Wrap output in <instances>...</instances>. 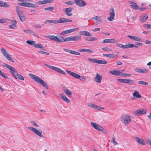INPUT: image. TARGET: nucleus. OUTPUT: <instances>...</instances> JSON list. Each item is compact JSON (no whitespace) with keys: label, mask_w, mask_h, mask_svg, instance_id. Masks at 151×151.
Returning <instances> with one entry per match:
<instances>
[{"label":"nucleus","mask_w":151,"mask_h":151,"mask_svg":"<svg viewBox=\"0 0 151 151\" xmlns=\"http://www.w3.org/2000/svg\"><path fill=\"white\" fill-rule=\"evenodd\" d=\"M29 76L35 81L38 83L42 85L46 88L47 89H48V87L46 83L40 78L32 73H29Z\"/></svg>","instance_id":"nucleus-1"},{"label":"nucleus","mask_w":151,"mask_h":151,"mask_svg":"<svg viewBox=\"0 0 151 151\" xmlns=\"http://www.w3.org/2000/svg\"><path fill=\"white\" fill-rule=\"evenodd\" d=\"M2 66L4 67H5L9 70L11 71L10 73L12 75L15 79H17L16 75L17 73L18 72L14 67L5 63H4L2 65Z\"/></svg>","instance_id":"nucleus-2"},{"label":"nucleus","mask_w":151,"mask_h":151,"mask_svg":"<svg viewBox=\"0 0 151 151\" xmlns=\"http://www.w3.org/2000/svg\"><path fill=\"white\" fill-rule=\"evenodd\" d=\"M121 120L126 125H128L132 121L130 116L126 114L123 115L121 116Z\"/></svg>","instance_id":"nucleus-3"},{"label":"nucleus","mask_w":151,"mask_h":151,"mask_svg":"<svg viewBox=\"0 0 151 151\" xmlns=\"http://www.w3.org/2000/svg\"><path fill=\"white\" fill-rule=\"evenodd\" d=\"M91 124L95 129L98 131H101L104 134L106 133V131L102 127L98 124L92 122H91Z\"/></svg>","instance_id":"nucleus-4"},{"label":"nucleus","mask_w":151,"mask_h":151,"mask_svg":"<svg viewBox=\"0 0 151 151\" xmlns=\"http://www.w3.org/2000/svg\"><path fill=\"white\" fill-rule=\"evenodd\" d=\"M0 50L3 55L7 59L11 61L13 63L14 62L12 58L10 56V55L8 53L5 49L1 48L0 49Z\"/></svg>","instance_id":"nucleus-5"},{"label":"nucleus","mask_w":151,"mask_h":151,"mask_svg":"<svg viewBox=\"0 0 151 151\" xmlns=\"http://www.w3.org/2000/svg\"><path fill=\"white\" fill-rule=\"evenodd\" d=\"M18 5L27 7H32L36 8L38 7V6L33 4L29 3L23 2L18 3Z\"/></svg>","instance_id":"nucleus-6"},{"label":"nucleus","mask_w":151,"mask_h":151,"mask_svg":"<svg viewBox=\"0 0 151 151\" xmlns=\"http://www.w3.org/2000/svg\"><path fill=\"white\" fill-rule=\"evenodd\" d=\"M28 128L40 137H44L42 134V131L41 130L39 131L35 128L30 127H28Z\"/></svg>","instance_id":"nucleus-7"},{"label":"nucleus","mask_w":151,"mask_h":151,"mask_svg":"<svg viewBox=\"0 0 151 151\" xmlns=\"http://www.w3.org/2000/svg\"><path fill=\"white\" fill-rule=\"evenodd\" d=\"M110 17H108L107 19L110 21H113L114 19L115 14L114 9L113 7L111 8L109 11Z\"/></svg>","instance_id":"nucleus-8"},{"label":"nucleus","mask_w":151,"mask_h":151,"mask_svg":"<svg viewBox=\"0 0 151 151\" xmlns=\"http://www.w3.org/2000/svg\"><path fill=\"white\" fill-rule=\"evenodd\" d=\"M147 111L146 109H138L136 110H134L133 113L135 115H141V114H144L146 113Z\"/></svg>","instance_id":"nucleus-9"},{"label":"nucleus","mask_w":151,"mask_h":151,"mask_svg":"<svg viewBox=\"0 0 151 151\" xmlns=\"http://www.w3.org/2000/svg\"><path fill=\"white\" fill-rule=\"evenodd\" d=\"M117 81L122 83H128L130 85H132L134 83L133 81L131 79H118Z\"/></svg>","instance_id":"nucleus-10"},{"label":"nucleus","mask_w":151,"mask_h":151,"mask_svg":"<svg viewBox=\"0 0 151 151\" xmlns=\"http://www.w3.org/2000/svg\"><path fill=\"white\" fill-rule=\"evenodd\" d=\"M76 4L79 7H83L86 5V3L83 0H74Z\"/></svg>","instance_id":"nucleus-11"},{"label":"nucleus","mask_w":151,"mask_h":151,"mask_svg":"<svg viewBox=\"0 0 151 151\" xmlns=\"http://www.w3.org/2000/svg\"><path fill=\"white\" fill-rule=\"evenodd\" d=\"M79 28H76L70 29L64 31H63L61 33V35H64L65 34H68L75 31L78 30L79 29Z\"/></svg>","instance_id":"nucleus-12"},{"label":"nucleus","mask_w":151,"mask_h":151,"mask_svg":"<svg viewBox=\"0 0 151 151\" xmlns=\"http://www.w3.org/2000/svg\"><path fill=\"white\" fill-rule=\"evenodd\" d=\"M72 21V20L67 19L64 18H61L60 19L58 20L57 21V23L71 22Z\"/></svg>","instance_id":"nucleus-13"},{"label":"nucleus","mask_w":151,"mask_h":151,"mask_svg":"<svg viewBox=\"0 0 151 151\" xmlns=\"http://www.w3.org/2000/svg\"><path fill=\"white\" fill-rule=\"evenodd\" d=\"M53 0H43L37 2L36 3V5L37 4H44L48 3H50L52 2Z\"/></svg>","instance_id":"nucleus-14"},{"label":"nucleus","mask_w":151,"mask_h":151,"mask_svg":"<svg viewBox=\"0 0 151 151\" xmlns=\"http://www.w3.org/2000/svg\"><path fill=\"white\" fill-rule=\"evenodd\" d=\"M66 71L68 74L76 78L79 79L80 77V75L76 73L72 72L71 71L67 70H66Z\"/></svg>","instance_id":"nucleus-15"},{"label":"nucleus","mask_w":151,"mask_h":151,"mask_svg":"<svg viewBox=\"0 0 151 151\" xmlns=\"http://www.w3.org/2000/svg\"><path fill=\"white\" fill-rule=\"evenodd\" d=\"M102 79V76L98 73L96 74V76L94 78V80L97 83H100Z\"/></svg>","instance_id":"nucleus-16"},{"label":"nucleus","mask_w":151,"mask_h":151,"mask_svg":"<svg viewBox=\"0 0 151 151\" xmlns=\"http://www.w3.org/2000/svg\"><path fill=\"white\" fill-rule=\"evenodd\" d=\"M0 6L4 8H8L10 7V5L8 2L1 1Z\"/></svg>","instance_id":"nucleus-17"},{"label":"nucleus","mask_w":151,"mask_h":151,"mask_svg":"<svg viewBox=\"0 0 151 151\" xmlns=\"http://www.w3.org/2000/svg\"><path fill=\"white\" fill-rule=\"evenodd\" d=\"M134 70L135 72L141 73H145L147 72V70L146 69L137 68L135 69Z\"/></svg>","instance_id":"nucleus-18"},{"label":"nucleus","mask_w":151,"mask_h":151,"mask_svg":"<svg viewBox=\"0 0 151 151\" xmlns=\"http://www.w3.org/2000/svg\"><path fill=\"white\" fill-rule=\"evenodd\" d=\"M65 13L66 15L68 16H71L72 14L70 12H72V8H68L65 9Z\"/></svg>","instance_id":"nucleus-19"},{"label":"nucleus","mask_w":151,"mask_h":151,"mask_svg":"<svg viewBox=\"0 0 151 151\" xmlns=\"http://www.w3.org/2000/svg\"><path fill=\"white\" fill-rule=\"evenodd\" d=\"M79 34L82 35L87 36H91L92 34L89 32L87 31H82L79 32Z\"/></svg>","instance_id":"nucleus-20"},{"label":"nucleus","mask_w":151,"mask_h":151,"mask_svg":"<svg viewBox=\"0 0 151 151\" xmlns=\"http://www.w3.org/2000/svg\"><path fill=\"white\" fill-rule=\"evenodd\" d=\"M121 72L120 71L118 70H114L109 71V73L111 74L116 76H120Z\"/></svg>","instance_id":"nucleus-21"},{"label":"nucleus","mask_w":151,"mask_h":151,"mask_svg":"<svg viewBox=\"0 0 151 151\" xmlns=\"http://www.w3.org/2000/svg\"><path fill=\"white\" fill-rule=\"evenodd\" d=\"M134 138L138 143L144 145H145L146 144L145 143L144 140L143 139H140L137 137H135Z\"/></svg>","instance_id":"nucleus-22"},{"label":"nucleus","mask_w":151,"mask_h":151,"mask_svg":"<svg viewBox=\"0 0 151 151\" xmlns=\"http://www.w3.org/2000/svg\"><path fill=\"white\" fill-rule=\"evenodd\" d=\"M43 64L44 65L47 66V67L52 70H53L56 72H58V71H59L58 70H59V68L57 67L50 65H48L46 63H43Z\"/></svg>","instance_id":"nucleus-23"},{"label":"nucleus","mask_w":151,"mask_h":151,"mask_svg":"<svg viewBox=\"0 0 151 151\" xmlns=\"http://www.w3.org/2000/svg\"><path fill=\"white\" fill-rule=\"evenodd\" d=\"M133 96L135 98L140 99L142 96L139 94V92L137 91H134V92L132 94Z\"/></svg>","instance_id":"nucleus-24"},{"label":"nucleus","mask_w":151,"mask_h":151,"mask_svg":"<svg viewBox=\"0 0 151 151\" xmlns=\"http://www.w3.org/2000/svg\"><path fill=\"white\" fill-rule=\"evenodd\" d=\"M128 37L135 41H141L140 40L141 38L132 35H128Z\"/></svg>","instance_id":"nucleus-25"},{"label":"nucleus","mask_w":151,"mask_h":151,"mask_svg":"<svg viewBox=\"0 0 151 151\" xmlns=\"http://www.w3.org/2000/svg\"><path fill=\"white\" fill-rule=\"evenodd\" d=\"M103 55L105 57H108L111 58H115L117 57L118 56L117 55H114V54H103Z\"/></svg>","instance_id":"nucleus-26"},{"label":"nucleus","mask_w":151,"mask_h":151,"mask_svg":"<svg viewBox=\"0 0 151 151\" xmlns=\"http://www.w3.org/2000/svg\"><path fill=\"white\" fill-rule=\"evenodd\" d=\"M148 17V16L147 15L142 16L139 19V20H140L142 22H145L147 20Z\"/></svg>","instance_id":"nucleus-27"},{"label":"nucleus","mask_w":151,"mask_h":151,"mask_svg":"<svg viewBox=\"0 0 151 151\" xmlns=\"http://www.w3.org/2000/svg\"><path fill=\"white\" fill-rule=\"evenodd\" d=\"M130 6H131L132 8L135 10L138 9L139 6L137 5L136 3L132 1L130 2Z\"/></svg>","instance_id":"nucleus-28"},{"label":"nucleus","mask_w":151,"mask_h":151,"mask_svg":"<svg viewBox=\"0 0 151 151\" xmlns=\"http://www.w3.org/2000/svg\"><path fill=\"white\" fill-rule=\"evenodd\" d=\"M78 51L80 52H89L92 53L93 51L91 49H80L78 50Z\"/></svg>","instance_id":"nucleus-29"},{"label":"nucleus","mask_w":151,"mask_h":151,"mask_svg":"<svg viewBox=\"0 0 151 151\" xmlns=\"http://www.w3.org/2000/svg\"><path fill=\"white\" fill-rule=\"evenodd\" d=\"M60 96L61 98L67 103H70V100L68 99L64 95L62 94L60 95Z\"/></svg>","instance_id":"nucleus-30"},{"label":"nucleus","mask_w":151,"mask_h":151,"mask_svg":"<svg viewBox=\"0 0 151 151\" xmlns=\"http://www.w3.org/2000/svg\"><path fill=\"white\" fill-rule=\"evenodd\" d=\"M45 37L55 41H56L57 38V36L54 35H47L45 36Z\"/></svg>","instance_id":"nucleus-31"},{"label":"nucleus","mask_w":151,"mask_h":151,"mask_svg":"<svg viewBox=\"0 0 151 151\" xmlns=\"http://www.w3.org/2000/svg\"><path fill=\"white\" fill-rule=\"evenodd\" d=\"M63 91L68 96H71L72 93L68 89L65 88L63 89Z\"/></svg>","instance_id":"nucleus-32"},{"label":"nucleus","mask_w":151,"mask_h":151,"mask_svg":"<svg viewBox=\"0 0 151 151\" xmlns=\"http://www.w3.org/2000/svg\"><path fill=\"white\" fill-rule=\"evenodd\" d=\"M12 21V24L9 26V27L11 29L15 28L17 23V22L14 20H13Z\"/></svg>","instance_id":"nucleus-33"},{"label":"nucleus","mask_w":151,"mask_h":151,"mask_svg":"<svg viewBox=\"0 0 151 151\" xmlns=\"http://www.w3.org/2000/svg\"><path fill=\"white\" fill-rule=\"evenodd\" d=\"M24 32L28 34H29L33 35H35V33L31 29H25Z\"/></svg>","instance_id":"nucleus-34"},{"label":"nucleus","mask_w":151,"mask_h":151,"mask_svg":"<svg viewBox=\"0 0 151 151\" xmlns=\"http://www.w3.org/2000/svg\"><path fill=\"white\" fill-rule=\"evenodd\" d=\"M34 47L42 49L43 50L44 49V47L40 43L35 44V45L34 46Z\"/></svg>","instance_id":"nucleus-35"},{"label":"nucleus","mask_w":151,"mask_h":151,"mask_svg":"<svg viewBox=\"0 0 151 151\" xmlns=\"http://www.w3.org/2000/svg\"><path fill=\"white\" fill-rule=\"evenodd\" d=\"M18 16L20 20L22 22H24L25 20V17L24 15L22 14H19Z\"/></svg>","instance_id":"nucleus-36"},{"label":"nucleus","mask_w":151,"mask_h":151,"mask_svg":"<svg viewBox=\"0 0 151 151\" xmlns=\"http://www.w3.org/2000/svg\"><path fill=\"white\" fill-rule=\"evenodd\" d=\"M16 10L17 14L18 15L21 14H22V12H21L20 10V7L19 6H16Z\"/></svg>","instance_id":"nucleus-37"},{"label":"nucleus","mask_w":151,"mask_h":151,"mask_svg":"<svg viewBox=\"0 0 151 151\" xmlns=\"http://www.w3.org/2000/svg\"><path fill=\"white\" fill-rule=\"evenodd\" d=\"M107 63V61L105 60H97V63L102 64H105Z\"/></svg>","instance_id":"nucleus-38"},{"label":"nucleus","mask_w":151,"mask_h":151,"mask_svg":"<svg viewBox=\"0 0 151 151\" xmlns=\"http://www.w3.org/2000/svg\"><path fill=\"white\" fill-rule=\"evenodd\" d=\"M55 10V8L53 6H50L46 8L45 9V11H47L48 12L52 11Z\"/></svg>","instance_id":"nucleus-39"},{"label":"nucleus","mask_w":151,"mask_h":151,"mask_svg":"<svg viewBox=\"0 0 151 151\" xmlns=\"http://www.w3.org/2000/svg\"><path fill=\"white\" fill-rule=\"evenodd\" d=\"M56 42H65L64 39L63 37H60V38L57 37Z\"/></svg>","instance_id":"nucleus-40"},{"label":"nucleus","mask_w":151,"mask_h":151,"mask_svg":"<svg viewBox=\"0 0 151 151\" xmlns=\"http://www.w3.org/2000/svg\"><path fill=\"white\" fill-rule=\"evenodd\" d=\"M73 41H78L80 40L81 39V37L79 35L73 36Z\"/></svg>","instance_id":"nucleus-41"},{"label":"nucleus","mask_w":151,"mask_h":151,"mask_svg":"<svg viewBox=\"0 0 151 151\" xmlns=\"http://www.w3.org/2000/svg\"><path fill=\"white\" fill-rule=\"evenodd\" d=\"M26 43L30 45H33L34 46L35 44V42L32 40H27L26 41Z\"/></svg>","instance_id":"nucleus-42"},{"label":"nucleus","mask_w":151,"mask_h":151,"mask_svg":"<svg viewBox=\"0 0 151 151\" xmlns=\"http://www.w3.org/2000/svg\"><path fill=\"white\" fill-rule=\"evenodd\" d=\"M70 53L75 55H80V53L77 52L75 51L74 50H70Z\"/></svg>","instance_id":"nucleus-43"},{"label":"nucleus","mask_w":151,"mask_h":151,"mask_svg":"<svg viewBox=\"0 0 151 151\" xmlns=\"http://www.w3.org/2000/svg\"><path fill=\"white\" fill-rule=\"evenodd\" d=\"M16 76L17 78H18L19 79L21 80H24V78L21 75L18 74L17 73L16 74Z\"/></svg>","instance_id":"nucleus-44"},{"label":"nucleus","mask_w":151,"mask_h":151,"mask_svg":"<svg viewBox=\"0 0 151 151\" xmlns=\"http://www.w3.org/2000/svg\"><path fill=\"white\" fill-rule=\"evenodd\" d=\"M131 76V75L129 73H122L121 72L120 76H121L123 77H127V76Z\"/></svg>","instance_id":"nucleus-45"},{"label":"nucleus","mask_w":151,"mask_h":151,"mask_svg":"<svg viewBox=\"0 0 151 151\" xmlns=\"http://www.w3.org/2000/svg\"><path fill=\"white\" fill-rule=\"evenodd\" d=\"M111 143L114 144V145H116L118 144V143L115 141V138L114 135H113L112 139L111 141Z\"/></svg>","instance_id":"nucleus-46"},{"label":"nucleus","mask_w":151,"mask_h":151,"mask_svg":"<svg viewBox=\"0 0 151 151\" xmlns=\"http://www.w3.org/2000/svg\"><path fill=\"white\" fill-rule=\"evenodd\" d=\"M138 83L140 84L143 85H147L148 84L147 82L145 81H139Z\"/></svg>","instance_id":"nucleus-47"},{"label":"nucleus","mask_w":151,"mask_h":151,"mask_svg":"<svg viewBox=\"0 0 151 151\" xmlns=\"http://www.w3.org/2000/svg\"><path fill=\"white\" fill-rule=\"evenodd\" d=\"M46 22H50L52 23L57 24V20H47L45 22V23H46Z\"/></svg>","instance_id":"nucleus-48"},{"label":"nucleus","mask_w":151,"mask_h":151,"mask_svg":"<svg viewBox=\"0 0 151 151\" xmlns=\"http://www.w3.org/2000/svg\"><path fill=\"white\" fill-rule=\"evenodd\" d=\"M0 75L6 79H7L8 78L7 76L4 73L2 72L0 70Z\"/></svg>","instance_id":"nucleus-49"},{"label":"nucleus","mask_w":151,"mask_h":151,"mask_svg":"<svg viewBox=\"0 0 151 151\" xmlns=\"http://www.w3.org/2000/svg\"><path fill=\"white\" fill-rule=\"evenodd\" d=\"M88 106L95 109L96 106V105L92 103H89L88 104Z\"/></svg>","instance_id":"nucleus-50"},{"label":"nucleus","mask_w":151,"mask_h":151,"mask_svg":"<svg viewBox=\"0 0 151 151\" xmlns=\"http://www.w3.org/2000/svg\"><path fill=\"white\" fill-rule=\"evenodd\" d=\"M116 45L117 47H119L120 48L125 49V47H125V45H124L121 44L116 43Z\"/></svg>","instance_id":"nucleus-51"},{"label":"nucleus","mask_w":151,"mask_h":151,"mask_svg":"<svg viewBox=\"0 0 151 151\" xmlns=\"http://www.w3.org/2000/svg\"><path fill=\"white\" fill-rule=\"evenodd\" d=\"M133 44H130L129 45H125V49L126 48H129L133 47Z\"/></svg>","instance_id":"nucleus-52"},{"label":"nucleus","mask_w":151,"mask_h":151,"mask_svg":"<svg viewBox=\"0 0 151 151\" xmlns=\"http://www.w3.org/2000/svg\"><path fill=\"white\" fill-rule=\"evenodd\" d=\"M88 60L89 61L91 62H92L93 63H97V59H96L89 58H88Z\"/></svg>","instance_id":"nucleus-53"},{"label":"nucleus","mask_w":151,"mask_h":151,"mask_svg":"<svg viewBox=\"0 0 151 151\" xmlns=\"http://www.w3.org/2000/svg\"><path fill=\"white\" fill-rule=\"evenodd\" d=\"M96 109H97L99 111H101L102 110H104V108L103 107H100L96 105Z\"/></svg>","instance_id":"nucleus-54"},{"label":"nucleus","mask_w":151,"mask_h":151,"mask_svg":"<svg viewBox=\"0 0 151 151\" xmlns=\"http://www.w3.org/2000/svg\"><path fill=\"white\" fill-rule=\"evenodd\" d=\"M97 40V38H95V37H91V38L89 39H86V40L88 41H94L96 40Z\"/></svg>","instance_id":"nucleus-55"},{"label":"nucleus","mask_w":151,"mask_h":151,"mask_svg":"<svg viewBox=\"0 0 151 151\" xmlns=\"http://www.w3.org/2000/svg\"><path fill=\"white\" fill-rule=\"evenodd\" d=\"M144 27L147 29H151V25L148 24H145L144 25Z\"/></svg>","instance_id":"nucleus-56"},{"label":"nucleus","mask_w":151,"mask_h":151,"mask_svg":"<svg viewBox=\"0 0 151 151\" xmlns=\"http://www.w3.org/2000/svg\"><path fill=\"white\" fill-rule=\"evenodd\" d=\"M65 4H66L73 5L74 4L73 1H70L65 2Z\"/></svg>","instance_id":"nucleus-57"},{"label":"nucleus","mask_w":151,"mask_h":151,"mask_svg":"<svg viewBox=\"0 0 151 151\" xmlns=\"http://www.w3.org/2000/svg\"><path fill=\"white\" fill-rule=\"evenodd\" d=\"M58 70L59 71H58V72L60 73L61 74H63V75H65L66 74L65 72L59 68V69Z\"/></svg>","instance_id":"nucleus-58"},{"label":"nucleus","mask_w":151,"mask_h":151,"mask_svg":"<svg viewBox=\"0 0 151 151\" xmlns=\"http://www.w3.org/2000/svg\"><path fill=\"white\" fill-rule=\"evenodd\" d=\"M31 123L35 127H39V125H38L37 124L36 122H35L34 121H31Z\"/></svg>","instance_id":"nucleus-59"},{"label":"nucleus","mask_w":151,"mask_h":151,"mask_svg":"<svg viewBox=\"0 0 151 151\" xmlns=\"http://www.w3.org/2000/svg\"><path fill=\"white\" fill-rule=\"evenodd\" d=\"M102 50L106 51H111V49L108 48L107 47H103L102 48Z\"/></svg>","instance_id":"nucleus-60"},{"label":"nucleus","mask_w":151,"mask_h":151,"mask_svg":"<svg viewBox=\"0 0 151 151\" xmlns=\"http://www.w3.org/2000/svg\"><path fill=\"white\" fill-rule=\"evenodd\" d=\"M6 21L5 19H0V23H3L6 22Z\"/></svg>","instance_id":"nucleus-61"},{"label":"nucleus","mask_w":151,"mask_h":151,"mask_svg":"<svg viewBox=\"0 0 151 151\" xmlns=\"http://www.w3.org/2000/svg\"><path fill=\"white\" fill-rule=\"evenodd\" d=\"M80 80L81 81H85L86 79V78L84 76H80Z\"/></svg>","instance_id":"nucleus-62"},{"label":"nucleus","mask_w":151,"mask_h":151,"mask_svg":"<svg viewBox=\"0 0 151 151\" xmlns=\"http://www.w3.org/2000/svg\"><path fill=\"white\" fill-rule=\"evenodd\" d=\"M146 9L147 8L145 7H140L138 9L140 11H143L144 10H146Z\"/></svg>","instance_id":"nucleus-63"},{"label":"nucleus","mask_w":151,"mask_h":151,"mask_svg":"<svg viewBox=\"0 0 151 151\" xmlns=\"http://www.w3.org/2000/svg\"><path fill=\"white\" fill-rule=\"evenodd\" d=\"M109 43L115 42V40L114 39H109Z\"/></svg>","instance_id":"nucleus-64"}]
</instances>
